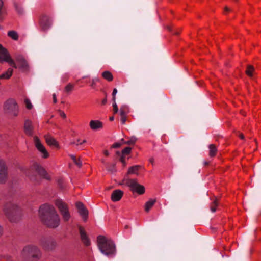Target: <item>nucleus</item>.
<instances>
[{
  "label": "nucleus",
  "mask_w": 261,
  "mask_h": 261,
  "mask_svg": "<svg viewBox=\"0 0 261 261\" xmlns=\"http://www.w3.org/2000/svg\"><path fill=\"white\" fill-rule=\"evenodd\" d=\"M39 214L41 221L48 227L55 228L60 224V218L53 205L47 204L42 205Z\"/></svg>",
  "instance_id": "nucleus-1"
},
{
  "label": "nucleus",
  "mask_w": 261,
  "mask_h": 261,
  "mask_svg": "<svg viewBox=\"0 0 261 261\" xmlns=\"http://www.w3.org/2000/svg\"><path fill=\"white\" fill-rule=\"evenodd\" d=\"M139 168V166H134L129 168L127 174L125 175L119 184L129 187L133 193L142 195L145 193V187L138 184L137 179H131L128 177L129 174H138Z\"/></svg>",
  "instance_id": "nucleus-2"
},
{
  "label": "nucleus",
  "mask_w": 261,
  "mask_h": 261,
  "mask_svg": "<svg viewBox=\"0 0 261 261\" xmlns=\"http://www.w3.org/2000/svg\"><path fill=\"white\" fill-rule=\"evenodd\" d=\"M97 245L101 252L108 256L115 254V246L113 241L105 236H99L97 237Z\"/></svg>",
  "instance_id": "nucleus-3"
},
{
  "label": "nucleus",
  "mask_w": 261,
  "mask_h": 261,
  "mask_svg": "<svg viewBox=\"0 0 261 261\" xmlns=\"http://www.w3.org/2000/svg\"><path fill=\"white\" fill-rule=\"evenodd\" d=\"M20 256L23 261H37L41 257V252L36 246L28 245L24 247Z\"/></svg>",
  "instance_id": "nucleus-4"
},
{
  "label": "nucleus",
  "mask_w": 261,
  "mask_h": 261,
  "mask_svg": "<svg viewBox=\"0 0 261 261\" xmlns=\"http://www.w3.org/2000/svg\"><path fill=\"white\" fill-rule=\"evenodd\" d=\"M4 109L6 113L12 116L16 117L19 113L18 106L13 99H9L5 102Z\"/></svg>",
  "instance_id": "nucleus-5"
},
{
  "label": "nucleus",
  "mask_w": 261,
  "mask_h": 261,
  "mask_svg": "<svg viewBox=\"0 0 261 261\" xmlns=\"http://www.w3.org/2000/svg\"><path fill=\"white\" fill-rule=\"evenodd\" d=\"M4 62L8 63L15 69L17 67L15 61L11 58L7 49L0 44V63Z\"/></svg>",
  "instance_id": "nucleus-6"
},
{
  "label": "nucleus",
  "mask_w": 261,
  "mask_h": 261,
  "mask_svg": "<svg viewBox=\"0 0 261 261\" xmlns=\"http://www.w3.org/2000/svg\"><path fill=\"white\" fill-rule=\"evenodd\" d=\"M55 205L58 208L63 220L65 221H68L70 218V214L67 204L61 200H57Z\"/></svg>",
  "instance_id": "nucleus-7"
},
{
  "label": "nucleus",
  "mask_w": 261,
  "mask_h": 261,
  "mask_svg": "<svg viewBox=\"0 0 261 261\" xmlns=\"http://www.w3.org/2000/svg\"><path fill=\"white\" fill-rule=\"evenodd\" d=\"M55 205L58 208L63 220L65 221H68L70 218V214L67 204L61 200H57Z\"/></svg>",
  "instance_id": "nucleus-8"
},
{
  "label": "nucleus",
  "mask_w": 261,
  "mask_h": 261,
  "mask_svg": "<svg viewBox=\"0 0 261 261\" xmlns=\"http://www.w3.org/2000/svg\"><path fill=\"white\" fill-rule=\"evenodd\" d=\"M17 67L23 72L29 70L30 67L28 62L22 55H18L15 58V61Z\"/></svg>",
  "instance_id": "nucleus-9"
},
{
  "label": "nucleus",
  "mask_w": 261,
  "mask_h": 261,
  "mask_svg": "<svg viewBox=\"0 0 261 261\" xmlns=\"http://www.w3.org/2000/svg\"><path fill=\"white\" fill-rule=\"evenodd\" d=\"M34 142L35 146L40 152L41 156L45 159L47 158L49 156V153L38 137L34 138Z\"/></svg>",
  "instance_id": "nucleus-10"
},
{
  "label": "nucleus",
  "mask_w": 261,
  "mask_h": 261,
  "mask_svg": "<svg viewBox=\"0 0 261 261\" xmlns=\"http://www.w3.org/2000/svg\"><path fill=\"white\" fill-rule=\"evenodd\" d=\"M16 205L12 203H8L4 206V212L6 216L11 221H12L11 219V215H13L16 212Z\"/></svg>",
  "instance_id": "nucleus-11"
},
{
  "label": "nucleus",
  "mask_w": 261,
  "mask_h": 261,
  "mask_svg": "<svg viewBox=\"0 0 261 261\" xmlns=\"http://www.w3.org/2000/svg\"><path fill=\"white\" fill-rule=\"evenodd\" d=\"M129 108L127 106H123L120 110V120L124 124L127 121V114L129 113Z\"/></svg>",
  "instance_id": "nucleus-12"
},
{
  "label": "nucleus",
  "mask_w": 261,
  "mask_h": 261,
  "mask_svg": "<svg viewBox=\"0 0 261 261\" xmlns=\"http://www.w3.org/2000/svg\"><path fill=\"white\" fill-rule=\"evenodd\" d=\"M76 206L80 215L86 220L88 214L87 210L84 207L83 204L80 202L76 203Z\"/></svg>",
  "instance_id": "nucleus-13"
},
{
  "label": "nucleus",
  "mask_w": 261,
  "mask_h": 261,
  "mask_svg": "<svg viewBox=\"0 0 261 261\" xmlns=\"http://www.w3.org/2000/svg\"><path fill=\"white\" fill-rule=\"evenodd\" d=\"M7 175V168L5 163L3 161H0V182H4Z\"/></svg>",
  "instance_id": "nucleus-14"
},
{
  "label": "nucleus",
  "mask_w": 261,
  "mask_h": 261,
  "mask_svg": "<svg viewBox=\"0 0 261 261\" xmlns=\"http://www.w3.org/2000/svg\"><path fill=\"white\" fill-rule=\"evenodd\" d=\"M89 126L93 130H97L103 127V123L98 120H92L89 122Z\"/></svg>",
  "instance_id": "nucleus-15"
},
{
  "label": "nucleus",
  "mask_w": 261,
  "mask_h": 261,
  "mask_svg": "<svg viewBox=\"0 0 261 261\" xmlns=\"http://www.w3.org/2000/svg\"><path fill=\"white\" fill-rule=\"evenodd\" d=\"M123 192L120 190H114L111 195V199L114 202L119 201L122 197Z\"/></svg>",
  "instance_id": "nucleus-16"
},
{
  "label": "nucleus",
  "mask_w": 261,
  "mask_h": 261,
  "mask_svg": "<svg viewBox=\"0 0 261 261\" xmlns=\"http://www.w3.org/2000/svg\"><path fill=\"white\" fill-rule=\"evenodd\" d=\"M24 130L26 134L31 135L33 133V127L32 122L29 120H27L24 123Z\"/></svg>",
  "instance_id": "nucleus-17"
},
{
  "label": "nucleus",
  "mask_w": 261,
  "mask_h": 261,
  "mask_svg": "<svg viewBox=\"0 0 261 261\" xmlns=\"http://www.w3.org/2000/svg\"><path fill=\"white\" fill-rule=\"evenodd\" d=\"M80 232L82 241L86 246H88L90 244V241L86 235L84 229L83 228L80 227Z\"/></svg>",
  "instance_id": "nucleus-18"
},
{
  "label": "nucleus",
  "mask_w": 261,
  "mask_h": 261,
  "mask_svg": "<svg viewBox=\"0 0 261 261\" xmlns=\"http://www.w3.org/2000/svg\"><path fill=\"white\" fill-rule=\"evenodd\" d=\"M132 148L130 147H125L122 151V156L120 158V161L123 165V166H126V163L125 161V155L130 153Z\"/></svg>",
  "instance_id": "nucleus-19"
},
{
  "label": "nucleus",
  "mask_w": 261,
  "mask_h": 261,
  "mask_svg": "<svg viewBox=\"0 0 261 261\" xmlns=\"http://www.w3.org/2000/svg\"><path fill=\"white\" fill-rule=\"evenodd\" d=\"M156 202L155 199H150L147 201L144 206L145 211L147 213L149 212L151 208L153 207Z\"/></svg>",
  "instance_id": "nucleus-20"
},
{
  "label": "nucleus",
  "mask_w": 261,
  "mask_h": 261,
  "mask_svg": "<svg viewBox=\"0 0 261 261\" xmlns=\"http://www.w3.org/2000/svg\"><path fill=\"white\" fill-rule=\"evenodd\" d=\"M13 70L11 68H9L4 73L0 75L1 79H9L12 75Z\"/></svg>",
  "instance_id": "nucleus-21"
},
{
  "label": "nucleus",
  "mask_w": 261,
  "mask_h": 261,
  "mask_svg": "<svg viewBox=\"0 0 261 261\" xmlns=\"http://www.w3.org/2000/svg\"><path fill=\"white\" fill-rule=\"evenodd\" d=\"M45 140H46V143L49 145H53V146H57L58 145L57 142L52 137H50L49 136H46Z\"/></svg>",
  "instance_id": "nucleus-22"
},
{
  "label": "nucleus",
  "mask_w": 261,
  "mask_h": 261,
  "mask_svg": "<svg viewBox=\"0 0 261 261\" xmlns=\"http://www.w3.org/2000/svg\"><path fill=\"white\" fill-rule=\"evenodd\" d=\"M208 148H209V155L211 157H213V156H215L217 153V149L216 147L213 144H211L209 145Z\"/></svg>",
  "instance_id": "nucleus-23"
},
{
  "label": "nucleus",
  "mask_w": 261,
  "mask_h": 261,
  "mask_svg": "<svg viewBox=\"0 0 261 261\" xmlns=\"http://www.w3.org/2000/svg\"><path fill=\"white\" fill-rule=\"evenodd\" d=\"M102 76L108 81H111L113 80V76L112 73L108 71H106L102 73Z\"/></svg>",
  "instance_id": "nucleus-24"
},
{
  "label": "nucleus",
  "mask_w": 261,
  "mask_h": 261,
  "mask_svg": "<svg viewBox=\"0 0 261 261\" xmlns=\"http://www.w3.org/2000/svg\"><path fill=\"white\" fill-rule=\"evenodd\" d=\"M36 166L37 167V170H38V173L41 175L43 176L44 178L49 179V178L47 176V173H46V171H45V170L44 169H43L42 168L39 167L38 165H36Z\"/></svg>",
  "instance_id": "nucleus-25"
},
{
  "label": "nucleus",
  "mask_w": 261,
  "mask_h": 261,
  "mask_svg": "<svg viewBox=\"0 0 261 261\" xmlns=\"http://www.w3.org/2000/svg\"><path fill=\"white\" fill-rule=\"evenodd\" d=\"M8 35L12 39L17 40L18 38V36L16 32L14 31H10L8 33Z\"/></svg>",
  "instance_id": "nucleus-26"
},
{
  "label": "nucleus",
  "mask_w": 261,
  "mask_h": 261,
  "mask_svg": "<svg viewBox=\"0 0 261 261\" xmlns=\"http://www.w3.org/2000/svg\"><path fill=\"white\" fill-rule=\"evenodd\" d=\"M254 71V67L251 65H248L246 70V73L249 76H252Z\"/></svg>",
  "instance_id": "nucleus-27"
},
{
  "label": "nucleus",
  "mask_w": 261,
  "mask_h": 261,
  "mask_svg": "<svg viewBox=\"0 0 261 261\" xmlns=\"http://www.w3.org/2000/svg\"><path fill=\"white\" fill-rule=\"evenodd\" d=\"M218 205V202L216 199H215L210 206L211 210L212 212H215L216 211V207Z\"/></svg>",
  "instance_id": "nucleus-28"
},
{
  "label": "nucleus",
  "mask_w": 261,
  "mask_h": 261,
  "mask_svg": "<svg viewBox=\"0 0 261 261\" xmlns=\"http://www.w3.org/2000/svg\"><path fill=\"white\" fill-rule=\"evenodd\" d=\"M24 103L25 107L28 109L30 110L33 108V105L29 99L25 98L24 100Z\"/></svg>",
  "instance_id": "nucleus-29"
},
{
  "label": "nucleus",
  "mask_w": 261,
  "mask_h": 261,
  "mask_svg": "<svg viewBox=\"0 0 261 261\" xmlns=\"http://www.w3.org/2000/svg\"><path fill=\"white\" fill-rule=\"evenodd\" d=\"M74 88V85L70 83L68 84L65 88V91L66 92H69L71 91Z\"/></svg>",
  "instance_id": "nucleus-30"
},
{
  "label": "nucleus",
  "mask_w": 261,
  "mask_h": 261,
  "mask_svg": "<svg viewBox=\"0 0 261 261\" xmlns=\"http://www.w3.org/2000/svg\"><path fill=\"white\" fill-rule=\"evenodd\" d=\"M86 140L85 139H77L76 141V142H75V144L77 145H82L83 144V143H86Z\"/></svg>",
  "instance_id": "nucleus-31"
},
{
  "label": "nucleus",
  "mask_w": 261,
  "mask_h": 261,
  "mask_svg": "<svg viewBox=\"0 0 261 261\" xmlns=\"http://www.w3.org/2000/svg\"><path fill=\"white\" fill-rule=\"evenodd\" d=\"M113 111L115 113H117L118 112V107L115 102V101H114V103L113 104Z\"/></svg>",
  "instance_id": "nucleus-32"
},
{
  "label": "nucleus",
  "mask_w": 261,
  "mask_h": 261,
  "mask_svg": "<svg viewBox=\"0 0 261 261\" xmlns=\"http://www.w3.org/2000/svg\"><path fill=\"white\" fill-rule=\"evenodd\" d=\"M117 93V90L116 88H115L114 90H113V93H112V95H113V100L114 101H115V99H116V95Z\"/></svg>",
  "instance_id": "nucleus-33"
},
{
  "label": "nucleus",
  "mask_w": 261,
  "mask_h": 261,
  "mask_svg": "<svg viewBox=\"0 0 261 261\" xmlns=\"http://www.w3.org/2000/svg\"><path fill=\"white\" fill-rule=\"evenodd\" d=\"M3 6V2L2 0H0V19H2V7Z\"/></svg>",
  "instance_id": "nucleus-34"
},
{
  "label": "nucleus",
  "mask_w": 261,
  "mask_h": 261,
  "mask_svg": "<svg viewBox=\"0 0 261 261\" xmlns=\"http://www.w3.org/2000/svg\"><path fill=\"white\" fill-rule=\"evenodd\" d=\"M98 81H99V80L98 79L96 78V79H93L92 81L91 86L93 88H94L96 83Z\"/></svg>",
  "instance_id": "nucleus-35"
},
{
  "label": "nucleus",
  "mask_w": 261,
  "mask_h": 261,
  "mask_svg": "<svg viewBox=\"0 0 261 261\" xmlns=\"http://www.w3.org/2000/svg\"><path fill=\"white\" fill-rule=\"evenodd\" d=\"M59 115L61 117H62L64 119L66 118V114L63 111H59Z\"/></svg>",
  "instance_id": "nucleus-36"
},
{
  "label": "nucleus",
  "mask_w": 261,
  "mask_h": 261,
  "mask_svg": "<svg viewBox=\"0 0 261 261\" xmlns=\"http://www.w3.org/2000/svg\"><path fill=\"white\" fill-rule=\"evenodd\" d=\"M120 145H121V144L120 143H115L113 145L112 147L113 148H118V147H120Z\"/></svg>",
  "instance_id": "nucleus-37"
},
{
  "label": "nucleus",
  "mask_w": 261,
  "mask_h": 261,
  "mask_svg": "<svg viewBox=\"0 0 261 261\" xmlns=\"http://www.w3.org/2000/svg\"><path fill=\"white\" fill-rule=\"evenodd\" d=\"M70 157L73 160V161H74V163L77 161L76 156L75 155H71Z\"/></svg>",
  "instance_id": "nucleus-38"
},
{
  "label": "nucleus",
  "mask_w": 261,
  "mask_h": 261,
  "mask_svg": "<svg viewBox=\"0 0 261 261\" xmlns=\"http://www.w3.org/2000/svg\"><path fill=\"white\" fill-rule=\"evenodd\" d=\"M70 157L73 160V161H74V163L77 161L76 156L75 155H71Z\"/></svg>",
  "instance_id": "nucleus-39"
},
{
  "label": "nucleus",
  "mask_w": 261,
  "mask_h": 261,
  "mask_svg": "<svg viewBox=\"0 0 261 261\" xmlns=\"http://www.w3.org/2000/svg\"><path fill=\"white\" fill-rule=\"evenodd\" d=\"M239 137L242 139V140H244V135L242 134V133H240L239 135Z\"/></svg>",
  "instance_id": "nucleus-40"
},
{
  "label": "nucleus",
  "mask_w": 261,
  "mask_h": 261,
  "mask_svg": "<svg viewBox=\"0 0 261 261\" xmlns=\"http://www.w3.org/2000/svg\"><path fill=\"white\" fill-rule=\"evenodd\" d=\"M75 163L79 166H81L82 165V162L80 161H76Z\"/></svg>",
  "instance_id": "nucleus-41"
},
{
  "label": "nucleus",
  "mask_w": 261,
  "mask_h": 261,
  "mask_svg": "<svg viewBox=\"0 0 261 261\" xmlns=\"http://www.w3.org/2000/svg\"><path fill=\"white\" fill-rule=\"evenodd\" d=\"M103 153L106 156H108L109 154V152H108V150H104Z\"/></svg>",
  "instance_id": "nucleus-42"
},
{
  "label": "nucleus",
  "mask_w": 261,
  "mask_h": 261,
  "mask_svg": "<svg viewBox=\"0 0 261 261\" xmlns=\"http://www.w3.org/2000/svg\"><path fill=\"white\" fill-rule=\"evenodd\" d=\"M53 99H54V102L55 103H56L57 102V98H56V95L55 94L53 95Z\"/></svg>",
  "instance_id": "nucleus-43"
},
{
  "label": "nucleus",
  "mask_w": 261,
  "mask_h": 261,
  "mask_svg": "<svg viewBox=\"0 0 261 261\" xmlns=\"http://www.w3.org/2000/svg\"><path fill=\"white\" fill-rule=\"evenodd\" d=\"M135 139L131 140L129 141H128L126 143L130 144V143H134L135 142Z\"/></svg>",
  "instance_id": "nucleus-44"
},
{
  "label": "nucleus",
  "mask_w": 261,
  "mask_h": 261,
  "mask_svg": "<svg viewBox=\"0 0 261 261\" xmlns=\"http://www.w3.org/2000/svg\"><path fill=\"white\" fill-rule=\"evenodd\" d=\"M2 232H3V228H2V227L0 225V235H1V234H2Z\"/></svg>",
  "instance_id": "nucleus-45"
},
{
  "label": "nucleus",
  "mask_w": 261,
  "mask_h": 261,
  "mask_svg": "<svg viewBox=\"0 0 261 261\" xmlns=\"http://www.w3.org/2000/svg\"><path fill=\"white\" fill-rule=\"evenodd\" d=\"M114 120V116H112V117H110V121H113Z\"/></svg>",
  "instance_id": "nucleus-46"
},
{
  "label": "nucleus",
  "mask_w": 261,
  "mask_h": 261,
  "mask_svg": "<svg viewBox=\"0 0 261 261\" xmlns=\"http://www.w3.org/2000/svg\"><path fill=\"white\" fill-rule=\"evenodd\" d=\"M227 7H226V8H225V12H227Z\"/></svg>",
  "instance_id": "nucleus-47"
}]
</instances>
